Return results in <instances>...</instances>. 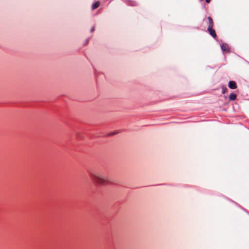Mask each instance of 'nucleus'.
Listing matches in <instances>:
<instances>
[{
  "label": "nucleus",
  "instance_id": "1",
  "mask_svg": "<svg viewBox=\"0 0 249 249\" xmlns=\"http://www.w3.org/2000/svg\"><path fill=\"white\" fill-rule=\"evenodd\" d=\"M89 175L91 179L98 184L104 185L110 183L107 177L102 175L98 172L90 171Z\"/></svg>",
  "mask_w": 249,
  "mask_h": 249
},
{
  "label": "nucleus",
  "instance_id": "2",
  "mask_svg": "<svg viewBox=\"0 0 249 249\" xmlns=\"http://www.w3.org/2000/svg\"><path fill=\"white\" fill-rule=\"evenodd\" d=\"M213 27H208L207 31L210 35L214 38L216 37V34L215 30L213 29Z\"/></svg>",
  "mask_w": 249,
  "mask_h": 249
},
{
  "label": "nucleus",
  "instance_id": "3",
  "mask_svg": "<svg viewBox=\"0 0 249 249\" xmlns=\"http://www.w3.org/2000/svg\"><path fill=\"white\" fill-rule=\"evenodd\" d=\"M228 86L231 89H235L237 88L236 83L234 81H230L229 82Z\"/></svg>",
  "mask_w": 249,
  "mask_h": 249
},
{
  "label": "nucleus",
  "instance_id": "4",
  "mask_svg": "<svg viewBox=\"0 0 249 249\" xmlns=\"http://www.w3.org/2000/svg\"><path fill=\"white\" fill-rule=\"evenodd\" d=\"M221 49L225 52H229V48L228 45L227 44L223 43L221 45Z\"/></svg>",
  "mask_w": 249,
  "mask_h": 249
},
{
  "label": "nucleus",
  "instance_id": "5",
  "mask_svg": "<svg viewBox=\"0 0 249 249\" xmlns=\"http://www.w3.org/2000/svg\"><path fill=\"white\" fill-rule=\"evenodd\" d=\"M207 19L208 20V27H210V28L213 27L214 22L213 21L212 18L210 17H209Z\"/></svg>",
  "mask_w": 249,
  "mask_h": 249
},
{
  "label": "nucleus",
  "instance_id": "6",
  "mask_svg": "<svg viewBox=\"0 0 249 249\" xmlns=\"http://www.w3.org/2000/svg\"><path fill=\"white\" fill-rule=\"evenodd\" d=\"M236 98H237V95H236V94H235L234 93H231V94H230L229 97L230 101H234V100H236Z\"/></svg>",
  "mask_w": 249,
  "mask_h": 249
},
{
  "label": "nucleus",
  "instance_id": "7",
  "mask_svg": "<svg viewBox=\"0 0 249 249\" xmlns=\"http://www.w3.org/2000/svg\"><path fill=\"white\" fill-rule=\"evenodd\" d=\"M100 2L99 1H96L95 3H94L92 5V10L95 9L96 8H98Z\"/></svg>",
  "mask_w": 249,
  "mask_h": 249
},
{
  "label": "nucleus",
  "instance_id": "8",
  "mask_svg": "<svg viewBox=\"0 0 249 249\" xmlns=\"http://www.w3.org/2000/svg\"><path fill=\"white\" fill-rule=\"evenodd\" d=\"M228 89L225 86H223L222 87V92L224 94L225 93L228 91Z\"/></svg>",
  "mask_w": 249,
  "mask_h": 249
},
{
  "label": "nucleus",
  "instance_id": "9",
  "mask_svg": "<svg viewBox=\"0 0 249 249\" xmlns=\"http://www.w3.org/2000/svg\"><path fill=\"white\" fill-rule=\"evenodd\" d=\"M94 30H95L94 27H93L91 29V30H90L91 32H93L94 31Z\"/></svg>",
  "mask_w": 249,
  "mask_h": 249
},
{
  "label": "nucleus",
  "instance_id": "10",
  "mask_svg": "<svg viewBox=\"0 0 249 249\" xmlns=\"http://www.w3.org/2000/svg\"><path fill=\"white\" fill-rule=\"evenodd\" d=\"M206 0V2L207 3H209V2H210V1H211V0Z\"/></svg>",
  "mask_w": 249,
  "mask_h": 249
},
{
  "label": "nucleus",
  "instance_id": "11",
  "mask_svg": "<svg viewBox=\"0 0 249 249\" xmlns=\"http://www.w3.org/2000/svg\"><path fill=\"white\" fill-rule=\"evenodd\" d=\"M201 1H202L203 0H200Z\"/></svg>",
  "mask_w": 249,
  "mask_h": 249
}]
</instances>
